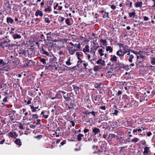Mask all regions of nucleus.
Wrapping results in <instances>:
<instances>
[{"label": "nucleus", "instance_id": "54", "mask_svg": "<svg viewBox=\"0 0 155 155\" xmlns=\"http://www.w3.org/2000/svg\"><path fill=\"white\" fill-rule=\"evenodd\" d=\"M127 52H131L132 53H133V52H134V51L132 50H131L130 49H128V48H127Z\"/></svg>", "mask_w": 155, "mask_h": 155}, {"label": "nucleus", "instance_id": "29", "mask_svg": "<svg viewBox=\"0 0 155 155\" xmlns=\"http://www.w3.org/2000/svg\"><path fill=\"white\" fill-rule=\"evenodd\" d=\"M102 84V83H96L95 84V88L101 87V85Z\"/></svg>", "mask_w": 155, "mask_h": 155}, {"label": "nucleus", "instance_id": "10", "mask_svg": "<svg viewBox=\"0 0 155 155\" xmlns=\"http://www.w3.org/2000/svg\"><path fill=\"white\" fill-rule=\"evenodd\" d=\"M94 45L93 46V50L94 51H96L97 49L99 47V45L98 44H96L94 42L93 43Z\"/></svg>", "mask_w": 155, "mask_h": 155}, {"label": "nucleus", "instance_id": "57", "mask_svg": "<svg viewBox=\"0 0 155 155\" xmlns=\"http://www.w3.org/2000/svg\"><path fill=\"white\" fill-rule=\"evenodd\" d=\"M74 104L73 103V102H71L70 103V104H69V106L71 107H72V108H74Z\"/></svg>", "mask_w": 155, "mask_h": 155}, {"label": "nucleus", "instance_id": "25", "mask_svg": "<svg viewBox=\"0 0 155 155\" xmlns=\"http://www.w3.org/2000/svg\"><path fill=\"white\" fill-rule=\"evenodd\" d=\"M0 64H2L3 67H5L6 66V64L4 62L3 60L2 59H0Z\"/></svg>", "mask_w": 155, "mask_h": 155}, {"label": "nucleus", "instance_id": "21", "mask_svg": "<svg viewBox=\"0 0 155 155\" xmlns=\"http://www.w3.org/2000/svg\"><path fill=\"white\" fill-rule=\"evenodd\" d=\"M139 140V139L137 138H134L130 141H128L129 142H134L135 143Z\"/></svg>", "mask_w": 155, "mask_h": 155}, {"label": "nucleus", "instance_id": "5", "mask_svg": "<svg viewBox=\"0 0 155 155\" xmlns=\"http://www.w3.org/2000/svg\"><path fill=\"white\" fill-rule=\"evenodd\" d=\"M116 54L117 56L121 57H123L125 54L121 50H120L117 52Z\"/></svg>", "mask_w": 155, "mask_h": 155}, {"label": "nucleus", "instance_id": "18", "mask_svg": "<svg viewBox=\"0 0 155 155\" xmlns=\"http://www.w3.org/2000/svg\"><path fill=\"white\" fill-rule=\"evenodd\" d=\"M84 137V135L81 134H79L77 135V140L80 141H81L82 140V137Z\"/></svg>", "mask_w": 155, "mask_h": 155}, {"label": "nucleus", "instance_id": "41", "mask_svg": "<svg viewBox=\"0 0 155 155\" xmlns=\"http://www.w3.org/2000/svg\"><path fill=\"white\" fill-rule=\"evenodd\" d=\"M66 23L68 25H71V24L70 23V20L68 18H67L66 19Z\"/></svg>", "mask_w": 155, "mask_h": 155}, {"label": "nucleus", "instance_id": "49", "mask_svg": "<svg viewBox=\"0 0 155 155\" xmlns=\"http://www.w3.org/2000/svg\"><path fill=\"white\" fill-rule=\"evenodd\" d=\"M122 93V92L120 90H119L117 92V93L116 94V95L117 96H119L120 94H121Z\"/></svg>", "mask_w": 155, "mask_h": 155}, {"label": "nucleus", "instance_id": "64", "mask_svg": "<svg viewBox=\"0 0 155 155\" xmlns=\"http://www.w3.org/2000/svg\"><path fill=\"white\" fill-rule=\"evenodd\" d=\"M66 142V141L65 140H64L61 142V145L62 146L65 144Z\"/></svg>", "mask_w": 155, "mask_h": 155}, {"label": "nucleus", "instance_id": "61", "mask_svg": "<svg viewBox=\"0 0 155 155\" xmlns=\"http://www.w3.org/2000/svg\"><path fill=\"white\" fill-rule=\"evenodd\" d=\"M101 59H99L97 61L96 63L97 64H100L101 63Z\"/></svg>", "mask_w": 155, "mask_h": 155}, {"label": "nucleus", "instance_id": "19", "mask_svg": "<svg viewBox=\"0 0 155 155\" xmlns=\"http://www.w3.org/2000/svg\"><path fill=\"white\" fill-rule=\"evenodd\" d=\"M106 49L107 51H109L110 53L112 52L113 51V49L110 46H107L106 47Z\"/></svg>", "mask_w": 155, "mask_h": 155}, {"label": "nucleus", "instance_id": "35", "mask_svg": "<svg viewBox=\"0 0 155 155\" xmlns=\"http://www.w3.org/2000/svg\"><path fill=\"white\" fill-rule=\"evenodd\" d=\"M106 40L101 39L100 42L102 43L103 45H106Z\"/></svg>", "mask_w": 155, "mask_h": 155}, {"label": "nucleus", "instance_id": "40", "mask_svg": "<svg viewBox=\"0 0 155 155\" xmlns=\"http://www.w3.org/2000/svg\"><path fill=\"white\" fill-rule=\"evenodd\" d=\"M15 117V116L14 115L10 116H9V118L10 120L11 121L13 120H14Z\"/></svg>", "mask_w": 155, "mask_h": 155}, {"label": "nucleus", "instance_id": "44", "mask_svg": "<svg viewBox=\"0 0 155 155\" xmlns=\"http://www.w3.org/2000/svg\"><path fill=\"white\" fill-rule=\"evenodd\" d=\"M83 62V61L82 60H80V61H78L77 62V63L76 65L77 66H78L80 65V64L82 63Z\"/></svg>", "mask_w": 155, "mask_h": 155}, {"label": "nucleus", "instance_id": "11", "mask_svg": "<svg viewBox=\"0 0 155 155\" xmlns=\"http://www.w3.org/2000/svg\"><path fill=\"white\" fill-rule=\"evenodd\" d=\"M6 21L8 24L10 23L12 24L13 22V19L11 17H7L6 19Z\"/></svg>", "mask_w": 155, "mask_h": 155}, {"label": "nucleus", "instance_id": "23", "mask_svg": "<svg viewBox=\"0 0 155 155\" xmlns=\"http://www.w3.org/2000/svg\"><path fill=\"white\" fill-rule=\"evenodd\" d=\"M77 50L75 49H71V50H68L70 54L71 55H73L74 54V53L75 52V51H77Z\"/></svg>", "mask_w": 155, "mask_h": 155}, {"label": "nucleus", "instance_id": "27", "mask_svg": "<svg viewBox=\"0 0 155 155\" xmlns=\"http://www.w3.org/2000/svg\"><path fill=\"white\" fill-rule=\"evenodd\" d=\"M51 11V7L50 6H48L47 8H46L45 9V12H50Z\"/></svg>", "mask_w": 155, "mask_h": 155}, {"label": "nucleus", "instance_id": "56", "mask_svg": "<svg viewBox=\"0 0 155 155\" xmlns=\"http://www.w3.org/2000/svg\"><path fill=\"white\" fill-rule=\"evenodd\" d=\"M70 44L71 45L73 46H74V47H76L77 46V45L76 44H73L72 42H70Z\"/></svg>", "mask_w": 155, "mask_h": 155}, {"label": "nucleus", "instance_id": "37", "mask_svg": "<svg viewBox=\"0 0 155 155\" xmlns=\"http://www.w3.org/2000/svg\"><path fill=\"white\" fill-rule=\"evenodd\" d=\"M140 58V56H138L137 55V61L136 62L135 64L137 66L138 65V64L140 63V61H138V59Z\"/></svg>", "mask_w": 155, "mask_h": 155}, {"label": "nucleus", "instance_id": "51", "mask_svg": "<svg viewBox=\"0 0 155 155\" xmlns=\"http://www.w3.org/2000/svg\"><path fill=\"white\" fill-rule=\"evenodd\" d=\"M118 112V110H114V112L113 113V114L115 115H117Z\"/></svg>", "mask_w": 155, "mask_h": 155}, {"label": "nucleus", "instance_id": "24", "mask_svg": "<svg viewBox=\"0 0 155 155\" xmlns=\"http://www.w3.org/2000/svg\"><path fill=\"white\" fill-rule=\"evenodd\" d=\"M143 51H134V52H133V53L136 54H139V55L140 54H141V53H143Z\"/></svg>", "mask_w": 155, "mask_h": 155}, {"label": "nucleus", "instance_id": "62", "mask_svg": "<svg viewBox=\"0 0 155 155\" xmlns=\"http://www.w3.org/2000/svg\"><path fill=\"white\" fill-rule=\"evenodd\" d=\"M100 108L104 110H105L106 109V107L105 106H102Z\"/></svg>", "mask_w": 155, "mask_h": 155}, {"label": "nucleus", "instance_id": "36", "mask_svg": "<svg viewBox=\"0 0 155 155\" xmlns=\"http://www.w3.org/2000/svg\"><path fill=\"white\" fill-rule=\"evenodd\" d=\"M45 22L49 23L50 22V21L49 18H44Z\"/></svg>", "mask_w": 155, "mask_h": 155}, {"label": "nucleus", "instance_id": "47", "mask_svg": "<svg viewBox=\"0 0 155 155\" xmlns=\"http://www.w3.org/2000/svg\"><path fill=\"white\" fill-rule=\"evenodd\" d=\"M19 128L22 130L24 129V128L23 127V125L21 123H20L19 125L18 126Z\"/></svg>", "mask_w": 155, "mask_h": 155}, {"label": "nucleus", "instance_id": "58", "mask_svg": "<svg viewBox=\"0 0 155 155\" xmlns=\"http://www.w3.org/2000/svg\"><path fill=\"white\" fill-rule=\"evenodd\" d=\"M143 18L144 20L145 21H147L148 20V19H149L148 17H147V16H143Z\"/></svg>", "mask_w": 155, "mask_h": 155}, {"label": "nucleus", "instance_id": "6", "mask_svg": "<svg viewBox=\"0 0 155 155\" xmlns=\"http://www.w3.org/2000/svg\"><path fill=\"white\" fill-rule=\"evenodd\" d=\"M43 15V12L41 11L38 10H36L35 13V15L36 16H39L40 17H42Z\"/></svg>", "mask_w": 155, "mask_h": 155}, {"label": "nucleus", "instance_id": "12", "mask_svg": "<svg viewBox=\"0 0 155 155\" xmlns=\"http://www.w3.org/2000/svg\"><path fill=\"white\" fill-rule=\"evenodd\" d=\"M142 2H137L135 3V6L137 8H138V7H142Z\"/></svg>", "mask_w": 155, "mask_h": 155}, {"label": "nucleus", "instance_id": "63", "mask_svg": "<svg viewBox=\"0 0 155 155\" xmlns=\"http://www.w3.org/2000/svg\"><path fill=\"white\" fill-rule=\"evenodd\" d=\"M30 127L31 128H34L35 127V126L34 125L31 124L30 125Z\"/></svg>", "mask_w": 155, "mask_h": 155}, {"label": "nucleus", "instance_id": "16", "mask_svg": "<svg viewBox=\"0 0 155 155\" xmlns=\"http://www.w3.org/2000/svg\"><path fill=\"white\" fill-rule=\"evenodd\" d=\"M15 143L17 144L20 146L21 145V140L19 139H16Z\"/></svg>", "mask_w": 155, "mask_h": 155}, {"label": "nucleus", "instance_id": "31", "mask_svg": "<svg viewBox=\"0 0 155 155\" xmlns=\"http://www.w3.org/2000/svg\"><path fill=\"white\" fill-rule=\"evenodd\" d=\"M129 58L128 59V61L130 62H132V59L134 58V56L132 54L131 55H130V56H129Z\"/></svg>", "mask_w": 155, "mask_h": 155}, {"label": "nucleus", "instance_id": "2", "mask_svg": "<svg viewBox=\"0 0 155 155\" xmlns=\"http://www.w3.org/2000/svg\"><path fill=\"white\" fill-rule=\"evenodd\" d=\"M119 47L120 48H122L124 51L123 52L125 54L127 53V48H128V47L127 45H124L123 44L121 43L119 44Z\"/></svg>", "mask_w": 155, "mask_h": 155}, {"label": "nucleus", "instance_id": "13", "mask_svg": "<svg viewBox=\"0 0 155 155\" xmlns=\"http://www.w3.org/2000/svg\"><path fill=\"white\" fill-rule=\"evenodd\" d=\"M89 46L88 45H86L85 46V48H84L83 49V51L85 53L86 52H89Z\"/></svg>", "mask_w": 155, "mask_h": 155}, {"label": "nucleus", "instance_id": "38", "mask_svg": "<svg viewBox=\"0 0 155 155\" xmlns=\"http://www.w3.org/2000/svg\"><path fill=\"white\" fill-rule=\"evenodd\" d=\"M151 63L152 64L154 65L155 64V58H152L151 60Z\"/></svg>", "mask_w": 155, "mask_h": 155}, {"label": "nucleus", "instance_id": "4", "mask_svg": "<svg viewBox=\"0 0 155 155\" xmlns=\"http://www.w3.org/2000/svg\"><path fill=\"white\" fill-rule=\"evenodd\" d=\"M41 51V52L43 54H45L47 56H49V54L48 52L45 50V49L43 47H42L41 48V50H40Z\"/></svg>", "mask_w": 155, "mask_h": 155}, {"label": "nucleus", "instance_id": "26", "mask_svg": "<svg viewBox=\"0 0 155 155\" xmlns=\"http://www.w3.org/2000/svg\"><path fill=\"white\" fill-rule=\"evenodd\" d=\"M101 68L100 66H95L94 68V70L95 71H98Z\"/></svg>", "mask_w": 155, "mask_h": 155}, {"label": "nucleus", "instance_id": "53", "mask_svg": "<svg viewBox=\"0 0 155 155\" xmlns=\"http://www.w3.org/2000/svg\"><path fill=\"white\" fill-rule=\"evenodd\" d=\"M90 113H91L94 116H95L96 114H97V112L93 111L90 112Z\"/></svg>", "mask_w": 155, "mask_h": 155}, {"label": "nucleus", "instance_id": "60", "mask_svg": "<svg viewBox=\"0 0 155 155\" xmlns=\"http://www.w3.org/2000/svg\"><path fill=\"white\" fill-rule=\"evenodd\" d=\"M37 122L36 123V124H40L41 120L40 119H38L37 120Z\"/></svg>", "mask_w": 155, "mask_h": 155}, {"label": "nucleus", "instance_id": "15", "mask_svg": "<svg viewBox=\"0 0 155 155\" xmlns=\"http://www.w3.org/2000/svg\"><path fill=\"white\" fill-rule=\"evenodd\" d=\"M46 35H47V40L48 41H50L51 40L50 38H51V36L50 35H51V32L47 33Z\"/></svg>", "mask_w": 155, "mask_h": 155}, {"label": "nucleus", "instance_id": "42", "mask_svg": "<svg viewBox=\"0 0 155 155\" xmlns=\"http://www.w3.org/2000/svg\"><path fill=\"white\" fill-rule=\"evenodd\" d=\"M94 100L95 101H98V99H99V98H98V96L97 95H95L94 96Z\"/></svg>", "mask_w": 155, "mask_h": 155}, {"label": "nucleus", "instance_id": "55", "mask_svg": "<svg viewBox=\"0 0 155 155\" xmlns=\"http://www.w3.org/2000/svg\"><path fill=\"white\" fill-rule=\"evenodd\" d=\"M70 123H71V126H70L71 127V126L74 127L75 125V123L74 121H71Z\"/></svg>", "mask_w": 155, "mask_h": 155}, {"label": "nucleus", "instance_id": "32", "mask_svg": "<svg viewBox=\"0 0 155 155\" xmlns=\"http://www.w3.org/2000/svg\"><path fill=\"white\" fill-rule=\"evenodd\" d=\"M31 109H32V112H35L36 111V109L33 106L30 105Z\"/></svg>", "mask_w": 155, "mask_h": 155}, {"label": "nucleus", "instance_id": "48", "mask_svg": "<svg viewBox=\"0 0 155 155\" xmlns=\"http://www.w3.org/2000/svg\"><path fill=\"white\" fill-rule=\"evenodd\" d=\"M110 135H111V136L112 137H114V138L116 137L117 138H118V136H117V135H116L114 134H110L109 136H110Z\"/></svg>", "mask_w": 155, "mask_h": 155}, {"label": "nucleus", "instance_id": "52", "mask_svg": "<svg viewBox=\"0 0 155 155\" xmlns=\"http://www.w3.org/2000/svg\"><path fill=\"white\" fill-rule=\"evenodd\" d=\"M66 64L68 65H70L71 64V63L70 61H67L66 62Z\"/></svg>", "mask_w": 155, "mask_h": 155}, {"label": "nucleus", "instance_id": "46", "mask_svg": "<svg viewBox=\"0 0 155 155\" xmlns=\"http://www.w3.org/2000/svg\"><path fill=\"white\" fill-rule=\"evenodd\" d=\"M38 116L37 114H33L32 115V118L37 119L38 118Z\"/></svg>", "mask_w": 155, "mask_h": 155}, {"label": "nucleus", "instance_id": "45", "mask_svg": "<svg viewBox=\"0 0 155 155\" xmlns=\"http://www.w3.org/2000/svg\"><path fill=\"white\" fill-rule=\"evenodd\" d=\"M40 61L44 64H45L46 63V60L44 58H42L41 59Z\"/></svg>", "mask_w": 155, "mask_h": 155}, {"label": "nucleus", "instance_id": "50", "mask_svg": "<svg viewBox=\"0 0 155 155\" xmlns=\"http://www.w3.org/2000/svg\"><path fill=\"white\" fill-rule=\"evenodd\" d=\"M8 97H5L4 98L3 100V102H8L7 98Z\"/></svg>", "mask_w": 155, "mask_h": 155}, {"label": "nucleus", "instance_id": "3", "mask_svg": "<svg viewBox=\"0 0 155 155\" xmlns=\"http://www.w3.org/2000/svg\"><path fill=\"white\" fill-rule=\"evenodd\" d=\"M72 93H68L67 94L66 96L65 95H64L63 97L66 100V101H69L71 99V94Z\"/></svg>", "mask_w": 155, "mask_h": 155}, {"label": "nucleus", "instance_id": "39", "mask_svg": "<svg viewBox=\"0 0 155 155\" xmlns=\"http://www.w3.org/2000/svg\"><path fill=\"white\" fill-rule=\"evenodd\" d=\"M73 88L76 92H77L79 90L80 88L78 86H74Z\"/></svg>", "mask_w": 155, "mask_h": 155}, {"label": "nucleus", "instance_id": "43", "mask_svg": "<svg viewBox=\"0 0 155 155\" xmlns=\"http://www.w3.org/2000/svg\"><path fill=\"white\" fill-rule=\"evenodd\" d=\"M76 67H77V66L76 65L73 67L68 68H69V69L68 70H77V69H78L77 68L75 69V68H76Z\"/></svg>", "mask_w": 155, "mask_h": 155}, {"label": "nucleus", "instance_id": "14", "mask_svg": "<svg viewBox=\"0 0 155 155\" xmlns=\"http://www.w3.org/2000/svg\"><path fill=\"white\" fill-rule=\"evenodd\" d=\"M110 60L111 61H116L117 60V57L115 55L111 56Z\"/></svg>", "mask_w": 155, "mask_h": 155}, {"label": "nucleus", "instance_id": "7", "mask_svg": "<svg viewBox=\"0 0 155 155\" xmlns=\"http://www.w3.org/2000/svg\"><path fill=\"white\" fill-rule=\"evenodd\" d=\"M12 138H16L17 136L18 135L16 134L15 132H10L8 134Z\"/></svg>", "mask_w": 155, "mask_h": 155}, {"label": "nucleus", "instance_id": "34", "mask_svg": "<svg viewBox=\"0 0 155 155\" xmlns=\"http://www.w3.org/2000/svg\"><path fill=\"white\" fill-rule=\"evenodd\" d=\"M104 15H103V18H106L107 17V18H109L108 17V14L109 13L108 12H105L104 13Z\"/></svg>", "mask_w": 155, "mask_h": 155}, {"label": "nucleus", "instance_id": "9", "mask_svg": "<svg viewBox=\"0 0 155 155\" xmlns=\"http://www.w3.org/2000/svg\"><path fill=\"white\" fill-rule=\"evenodd\" d=\"M93 132L94 133L95 135L97 134L98 133H100V130L97 128H95L93 129Z\"/></svg>", "mask_w": 155, "mask_h": 155}, {"label": "nucleus", "instance_id": "59", "mask_svg": "<svg viewBox=\"0 0 155 155\" xmlns=\"http://www.w3.org/2000/svg\"><path fill=\"white\" fill-rule=\"evenodd\" d=\"M59 18H61L60 21L61 22H62L64 21L65 19L63 17H59Z\"/></svg>", "mask_w": 155, "mask_h": 155}, {"label": "nucleus", "instance_id": "8", "mask_svg": "<svg viewBox=\"0 0 155 155\" xmlns=\"http://www.w3.org/2000/svg\"><path fill=\"white\" fill-rule=\"evenodd\" d=\"M13 38L14 39H20L21 38V36L20 34L15 33L13 35Z\"/></svg>", "mask_w": 155, "mask_h": 155}, {"label": "nucleus", "instance_id": "1", "mask_svg": "<svg viewBox=\"0 0 155 155\" xmlns=\"http://www.w3.org/2000/svg\"><path fill=\"white\" fill-rule=\"evenodd\" d=\"M2 41L3 45L6 46L5 49H7L8 50H9L10 51L12 48V45L8 44L10 41V40L6 38L3 40Z\"/></svg>", "mask_w": 155, "mask_h": 155}, {"label": "nucleus", "instance_id": "20", "mask_svg": "<svg viewBox=\"0 0 155 155\" xmlns=\"http://www.w3.org/2000/svg\"><path fill=\"white\" fill-rule=\"evenodd\" d=\"M0 46H1L4 50L7 51H8V50L7 49H5V47H6V46L3 45L2 41L0 42Z\"/></svg>", "mask_w": 155, "mask_h": 155}, {"label": "nucleus", "instance_id": "28", "mask_svg": "<svg viewBox=\"0 0 155 155\" xmlns=\"http://www.w3.org/2000/svg\"><path fill=\"white\" fill-rule=\"evenodd\" d=\"M148 147H145L144 148V150L143 152V154L144 155H147L148 153Z\"/></svg>", "mask_w": 155, "mask_h": 155}, {"label": "nucleus", "instance_id": "17", "mask_svg": "<svg viewBox=\"0 0 155 155\" xmlns=\"http://www.w3.org/2000/svg\"><path fill=\"white\" fill-rule=\"evenodd\" d=\"M118 65L120 67L122 68H125L127 67V66L123 63H119Z\"/></svg>", "mask_w": 155, "mask_h": 155}, {"label": "nucleus", "instance_id": "33", "mask_svg": "<svg viewBox=\"0 0 155 155\" xmlns=\"http://www.w3.org/2000/svg\"><path fill=\"white\" fill-rule=\"evenodd\" d=\"M90 52V54L92 56V55H93V56L94 57V56L95 55V51L92 50L91 51L89 52Z\"/></svg>", "mask_w": 155, "mask_h": 155}, {"label": "nucleus", "instance_id": "30", "mask_svg": "<svg viewBox=\"0 0 155 155\" xmlns=\"http://www.w3.org/2000/svg\"><path fill=\"white\" fill-rule=\"evenodd\" d=\"M135 12H130L129 13V15L130 17H132V16H133L134 17L135 16Z\"/></svg>", "mask_w": 155, "mask_h": 155}, {"label": "nucleus", "instance_id": "22", "mask_svg": "<svg viewBox=\"0 0 155 155\" xmlns=\"http://www.w3.org/2000/svg\"><path fill=\"white\" fill-rule=\"evenodd\" d=\"M98 51L100 54V55L101 56H102L104 55V54L103 53V52H104V51H103V50L102 49H100L98 50Z\"/></svg>", "mask_w": 155, "mask_h": 155}]
</instances>
